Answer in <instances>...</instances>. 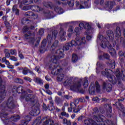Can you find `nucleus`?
Returning a JSON list of instances; mask_svg holds the SVG:
<instances>
[{
    "label": "nucleus",
    "mask_w": 125,
    "mask_h": 125,
    "mask_svg": "<svg viewBox=\"0 0 125 125\" xmlns=\"http://www.w3.org/2000/svg\"><path fill=\"white\" fill-rule=\"evenodd\" d=\"M85 43V38L83 37L82 38H76V41L72 40L70 43H66L63 47V49H58L53 52L55 54H58L57 56L53 55L52 56L49 62V68L51 70L52 75L56 76L57 80L58 82H62L64 78V75L61 73L62 68L61 66H59V63L58 61L59 59H62L64 58L65 55L63 52L64 50H69L71 46H76V45H82V44Z\"/></svg>",
    "instance_id": "f257e3e1"
},
{
    "label": "nucleus",
    "mask_w": 125,
    "mask_h": 125,
    "mask_svg": "<svg viewBox=\"0 0 125 125\" xmlns=\"http://www.w3.org/2000/svg\"><path fill=\"white\" fill-rule=\"evenodd\" d=\"M72 80H73L72 78H68V79L65 81V83L70 85V89L72 90V91H79L80 93H83L84 90L80 89L81 86H82L81 83L83 82L84 87H87L88 86V81L87 80V78H84L83 79H80L79 81L75 83L73 82Z\"/></svg>",
    "instance_id": "f03ea898"
},
{
    "label": "nucleus",
    "mask_w": 125,
    "mask_h": 125,
    "mask_svg": "<svg viewBox=\"0 0 125 125\" xmlns=\"http://www.w3.org/2000/svg\"><path fill=\"white\" fill-rule=\"evenodd\" d=\"M94 120H96V122L92 119H86L84 121V124L85 125H102L104 116L101 115H94Z\"/></svg>",
    "instance_id": "7ed1b4c3"
},
{
    "label": "nucleus",
    "mask_w": 125,
    "mask_h": 125,
    "mask_svg": "<svg viewBox=\"0 0 125 125\" xmlns=\"http://www.w3.org/2000/svg\"><path fill=\"white\" fill-rule=\"evenodd\" d=\"M28 34L24 35V38L26 39V40H30V43L32 44L33 46H38L39 43H40V42H41V37H38L36 38L34 37L35 34L32 35L31 31H28Z\"/></svg>",
    "instance_id": "20e7f679"
},
{
    "label": "nucleus",
    "mask_w": 125,
    "mask_h": 125,
    "mask_svg": "<svg viewBox=\"0 0 125 125\" xmlns=\"http://www.w3.org/2000/svg\"><path fill=\"white\" fill-rule=\"evenodd\" d=\"M6 95L5 91V82L2 81V79L0 77V101H2L4 99Z\"/></svg>",
    "instance_id": "39448f33"
},
{
    "label": "nucleus",
    "mask_w": 125,
    "mask_h": 125,
    "mask_svg": "<svg viewBox=\"0 0 125 125\" xmlns=\"http://www.w3.org/2000/svg\"><path fill=\"white\" fill-rule=\"evenodd\" d=\"M124 100L125 99L124 98L118 99V102H116V103L115 104V105L117 106V107L118 108V109H119L120 111H121V115H122L123 117H125V106H124V105H123V104H122V103L120 102H121V101H124Z\"/></svg>",
    "instance_id": "423d86ee"
},
{
    "label": "nucleus",
    "mask_w": 125,
    "mask_h": 125,
    "mask_svg": "<svg viewBox=\"0 0 125 125\" xmlns=\"http://www.w3.org/2000/svg\"><path fill=\"white\" fill-rule=\"evenodd\" d=\"M21 98L22 99H25V101H31V102L34 103L35 101V96L32 94H28L26 92H22V95Z\"/></svg>",
    "instance_id": "0eeeda50"
},
{
    "label": "nucleus",
    "mask_w": 125,
    "mask_h": 125,
    "mask_svg": "<svg viewBox=\"0 0 125 125\" xmlns=\"http://www.w3.org/2000/svg\"><path fill=\"white\" fill-rule=\"evenodd\" d=\"M6 106L4 107V110H7V108L9 109H13L15 104H14V100H13V98L12 97H10L7 102Z\"/></svg>",
    "instance_id": "6e6552de"
},
{
    "label": "nucleus",
    "mask_w": 125,
    "mask_h": 125,
    "mask_svg": "<svg viewBox=\"0 0 125 125\" xmlns=\"http://www.w3.org/2000/svg\"><path fill=\"white\" fill-rule=\"evenodd\" d=\"M102 88L103 90H106L107 92H110V91H112V84L107 82H104Z\"/></svg>",
    "instance_id": "1a4fd4ad"
},
{
    "label": "nucleus",
    "mask_w": 125,
    "mask_h": 125,
    "mask_svg": "<svg viewBox=\"0 0 125 125\" xmlns=\"http://www.w3.org/2000/svg\"><path fill=\"white\" fill-rule=\"evenodd\" d=\"M124 72L125 70L124 69L121 70L120 71L119 69H116L115 71V75L117 78V79H119L120 80H122V81H125V75H124Z\"/></svg>",
    "instance_id": "9d476101"
},
{
    "label": "nucleus",
    "mask_w": 125,
    "mask_h": 125,
    "mask_svg": "<svg viewBox=\"0 0 125 125\" xmlns=\"http://www.w3.org/2000/svg\"><path fill=\"white\" fill-rule=\"evenodd\" d=\"M70 106L73 108V111L74 113H78V112H80L81 109L83 108L82 105L77 106V104H76L75 103H71Z\"/></svg>",
    "instance_id": "9b49d317"
},
{
    "label": "nucleus",
    "mask_w": 125,
    "mask_h": 125,
    "mask_svg": "<svg viewBox=\"0 0 125 125\" xmlns=\"http://www.w3.org/2000/svg\"><path fill=\"white\" fill-rule=\"evenodd\" d=\"M46 39H44L42 42V47L40 49V52L43 53V52L46 51L48 49V47H46Z\"/></svg>",
    "instance_id": "f8f14e48"
},
{
    "label": "nucleus",
    "mask_w": 125,
    "mask_h": 125,
    "mask_svg": "<svg viewBox=\"0 0 125 125\" xmlns=\"http://www.w3.org/2000/svg\"><path fill=\"white\" fill-rule=\"evenodd\" d=\"M57 34H58V32H57V30H54L52 32V37L51 35L49 34L47 36V39L48 42H50V43L51 42L52 40H53V39H56V36H57Z\"/></svg>",
    "instance_id": "ddd939ff"
},
{
    "label": "nucleus",
    "mask_w": 125,
    "mask_h": 125,
    "mask_svg": "<svg viewBox=\"0 0 125 125\" xmlns=\"http://www.w3.org/2000/svg\"><path fill=\"white\" fill-rule=\"evenodd\" d=\"M20 119V116L19 115H16V116H12L10 119H2L4 121V123L7 125V122H9V121H13L14 122H16L18 121V120Z\"/></svg>",
    "instance_id": "4468645a"
},
{
    "label": "nucleus",
    "mask_w": 125,
    "mask_h": 125,
    "mask_svg": "<svg viewBox=\"0 0 125 125\" xmlns=\"http://www.w3.org/2000/svg\"><path fill=\"white\" fill-rule=\"evenodd\" d=\"M59 36L62 42L66 41V38H65V36H66V31H65V30H64V29H63L62 28H61L60 29Z\"/></svg>",
    "instance_id": "2eb2a0df"
},
{
    "label": "nucleus",
    "mask_w": 125,
    "mask_h": 125,
    "mask_svg": "<svg viewBox=\"0 0 125 125\" xmlns=\"http://www.w3.org/2000/svg\"><path fill=\"white\" fill-rule=\"evenodd\" d=\"M25 17H28V18H33V19H36L38 18V15L34 14L33 12H27L24 14Z\"/></svg>",
    "instance_id": "dca6fc26"
},
{
    "label": "nucleus",
    "mask_w": 125,
    "mask_h": 125,
    "mask_svg": "<svg viewBox=\"0 0 125 125\" xmlns=\"http://www.w3.org/2000/svg\"><path fill=\"white\" fill-rule=\"evenodd\" d=\"M101 45L103 48H105L106 46H110L111 44L109 42V41H107V39L104 38L102 41Z\"/></svg>",
    "instance_id": "f3484780"
},
{
    "label": "nucleus",
    "mask_w": 125,
    "mask_h": 125,
    "mask_svg": "<svg viewBox=\"0 0 125 125\" xmlns=\"http://www.w3.org/2000/svg\"><path fill=\"white\" fill-rule=\"evenodd\" d=\"M31 3H33V1L32 0H23L22 1H19V4H20V8H22V4H24V5H29V4H31Z\"/></svg>",
    "instance_id": "a211bd4d"
},
{
    "label": "nucleus",
    "mask_w": 125,
    "mask_h": 125,
    "mask_svg": "<svg viewBox=\"0 0 125 125\" xmlns=\"http://www.w3.org/2000/svg\"><path fill=\"white\" fill-rule=\"evenodd\" d=\"M107 79L109 82L113 83V84H116V83H117V79L114 76L109 74V76L107 77Z\"/></svg>",
    "instance_id": "6ab92c4d"
},
{
    "label": "nucleus",
    "mask_w": 125,
    "mask_h": 125,
    "mask_svg": "<svg viewBox=\"0 0 125 125\" xmlns=\"http://www.w3.org/2000/svg\"><path fill=\"white\" fill-rule=\"evenodd\" d=\"M89 93L93 95L95 93V86L93 83H91L89 88Z\"/></svg>",
    "instance_id": "aec40b11"
},
{
    "label": "nucleus",
    "mask_w": 125,
    "mask_h": 125,
    "mask_svg": "<svg viewBox=\"0 0 125 125\" xmlns=\"http://www.w3.org/2000/svg\"><path fill=\"white\" fill-rule=\"evenodd\" d=\"M110 71H111V70L105 69L104 70L102 71V75L104 77H106V78H108L110 75Z\"/></svg>",
    "instance_id": "412c9836"
},
{
    "label": "nucleus",
    "mask_w": 125,
    "mask_h": 125,
    "mask_svg": "<svg viewBox=\"0 0 125 125\" xmlns=\"http://www.w3.org/2000/svg\"><path fill=\"white\" fill-rule=\"evenodd\" d=\"M21 23L22 24H24L25 25H27V24H30V23H33V21H31V20L28 19L26 18H24L21 20Z\"/></svg>",
    "instance_id": "4be33fe9"
},
{
    "label": "nucleus",
    "mask_w": 125,
    "mask_h": 125,
    "mask_svg": "<svg viewBox=\"0 0 125 125\" xmlns=\"http://www.w3.org/2000/svg\"><path fill=\"white\" fill-rule=\"evenodd\" d=\"M40 113H41V111L39 108H37L36 110H32L30 114L31 116H38V115H40Z\"/></svg>",
    "instance_id": "5701e85b"
},
{
    "label": "nucleus",
    "mask_w": 125,
    "mask_h": 125,
    "mask_svg": "<svg viewBox=\"0 0 125 125\" xmlns=\"http://www.w3.org/2000/svg\"><path fill=\"white\" fill-rule=\"evenodd\" d=\"M58 45V41H55L53 45L51 46V48L52 49V51H54V50Z\"/></svg>",
    "instance_id": "b1692460"
},
{
    "label": "nucleus",
    "mask_w": 125,
    "mask_h": 125,
    "mask_svg": "<svg viewBox=\"0 0 125 125\" xmlns=\"http://www.w3.org/2000/svg\"><path fill=\"white\" fill-rule=\"evenodd\" d=\"M34 82L36 83H39V84H43V82L42 80V79L40 78L36 77L34 79Z\"/></svg>",
    "instance_id": "393cba45"
},
{
    "label": "nucleus",
    "mask_w": 125,
    "mask_h": 125,
    "mask_svg": "<svg viewBox=\"0 0 125 125\" xmlns=\"http://www.w3.org/2000/svg\"><path fill=\"white\" fill-rule=\"evenodd\" d=\"M104 107V109L109 111V113H112V106L110 104H105Z\"/></svg>",
    "instance_id": "a878e982"
},
{
    "label": "nucleus",
    "mask_w": 125,
    "mask_h": 125,
    "mask_svg": "<svg viewBox=\"0 0 125 125\" xmlns=\"http://www.w3.org/2000/svg\"><path fill=\"white\" fill-rule=\"evenodd\" d=\"M55 10L59 13V14H61L64 12V11L63 10V9H62L61 7H55Z\"/></svg>",
    "instance_id": "bb28decb"
},
{
    "label": "nucleus",
    "mask_w": 125,
    "mask_h": 125,
    "mask_svg": "<svg viewBox=\"0 0 125 125\" xmlns=\"http://www.w3.org/2000/svg\"><path fill=\"white\" fill-rule=\"evenodd\" d=\"M109 66L111 69H115V67H116V62H115V61H110L109 62Z\"/></svg>",
    "instance_id": "cd10ccee"
},
{
    "label": "nucleus",
    "mask_w": 125,
    "mask_h": 125,
    "mask_svg": "<svg viewBox=\"0 0 125 125\" xmlns=\"http://www.w3.org/2000/svg\"><path fill=\"white\" fill-rule=\"evenodd\" d=\"M116 37H117L118 38H120L121 36V28H120V27H117L116 30Z\"/></svg>",
    "instance_id": "c85d7f7f"
},
{
    "label": "nucleus",
    "mask_w": 125,
    "mask_h": 125,
    "mask_svg": "<svg viewBox=\"0 0 125 125\" xmlns=\"http://www.w3.org/2000/svg\"><path fill=\"white\" fill-rule=\"evenodd\" d=\"M72 61L73 63H76V62L78 61V55L75 54L72 55Z\"/></svg>",
    "instance_id": "c756f323"
},
{
    "label": "nucleus",
    "mask_w": 125,
    "mask_h": 125,
    "mask_svg": "<svg viewBox=\"0 0 125 125\" xmlns=\"http://www.w3.org/2000/svg\"><path fill=\"white\" fill-rule=\"evenodd\" d=\"M30 24H31L29 27L30 30H35V28L37 27V23L32 21V23H30Z\"/></svg>",
    "instance_id": "7c9ffc66"
},
{
    "label": "nucleus",
    "mask_w": 125,
    "mask_h": 125,
    "mask_svg": "<svg viewBox=\"0 0 125 125\" xmlns=\"http://www.w3.org/2000/svg\"><path fill=\"white\" fill-rule=\"evenodd\" d=\"M50 104H51V106H48L49 108V110L50 111H53L55 109V107H54V106L53 105V101L51 100L50 101Z\"/></svg>",
    "instance_id": "2f4dec72"
},
{
    "label": "nucleus",
    "mask_w": 125,
    "mask_h": 125,
    "mask_svg": "<svg viewBox=\"0 0 125 125\" xmlns=\"http://www.w3.org/2000/svg\"><path fill=\"white\" fill-rule=\"evenodd\" d=\"M44 125H54L53 121L52 120H46L44 123Z\"/></svg>",
    "instance_id": "473e14b6"
},
{
    "label": "nucleus",
    "mask_w": 125,
    "mask_h": 125,
    "mask_svg": "<svg viewBox=\"0 0 125 125\" xmlns=\"http://www.w3.org/2000/svg\"><path fill=\"white\" fill-rule=\"evenodd\" d=\"M43 5L46 7H50V8H52V5L51 2H44L43 3Z\"/></svg>",
    "instance_id": "72a5a7b5"
},
{
    "label": "nucleus",
    "mask_w": 125,
    "mask_h": 125,
    "mask_svg": "<svg viewBox=\"0 0 125 125\" xmlns=\"http://www.w3.org/2000/svg\"><path fill=\"white\" fill-rule=\"evenodd\" d=\"M55 102L57 105H59L61 102H62V100L61 99L59 98L58 97H55Z\"/></svg>",
    "instance_id": "f704fd0d"
},
{
    "label": "nucleus",
    "mask_w": 125,
    "mask_h": 125,
    "mask_svg": "<svg viewBox=\"0 0 125 125\" xmlns=\"http://www.w3.org/2000/svg\"><path fill=\"white\" fill-rule=\"evenodd\" d=\"M95 85L96 91L97 92H99L100 91V85L99 84V83H98V82L96 81L95 82Z\"/></svg>",
    "instance_id": "c9c22d12"
},
{
    "label": "nucleus",
    "mask_w": 125,
    "mask_h": 125,
    "mask_svg": "<svg viewBox=\"0 0 125 125\" xmlns=\"http://www.w3.org/2000/svg\"><path fill=\"white\" fill-rule=\"evenodd\" d=\"M62 122L64 125H71V121H68L67 119H65V118L63 119L62 120Z\"/></svg>",
    "instance_id": "e433bc0d"
},
{
    "label": "nucleus",
    "mask_w": 125,
    "mask_h": 125,
    "mask_svg": "<svg viewBox=\"0 0 125 125\" xmlns=\"http://www.w3.org/2000/svg\"><path fill=\"white\" fill-rule=\"evenodd\" d=\"M4 51L5 53V57H6V58H9V57H10V53H9V51H8V49H6L4 50Z\"/></svg>",
    "instance_id": "4c0bfd02"
},
{
    "label": "nucleus",
    "mask_w": 125,
    "mask_h": 125,
    "mask_svg": "<svg viewBox=\"0 0 125 125\" xmlns=\"http://www.w3.org/2000/svg\"><path fill=\"white\" fill-rule=\"evenodd\" d=\"M30 29V27H28L27 26H25L23 27L22 29V31L24 33H28Z\"/></svg>",
    "instance_id": "58836bf2"
},
{
    "label": "nucleus",
    "mask_w": 125,
    "mask_h": 125,
    "mask_svg": "<svg viewBox=\"0 0 125 125\" xmlns=\"http://www.w3.org/2000/svg\"><path fill=\"white\" fill-rule=\"evenodd\" d=\"M106 34L107 35V36L109 37V38H111V37H113V36H114V33H113V31H112V30H108L106 32Z\"/></svg>",
    "instance_id": "ea45409f"
},
{
    "label": "nucleus",
    "mask_w": 125,
    "mask_h": 125,
    "mask_svg": "<svg viewBox=\"0 0 125 125\" xmlns=\"http://www.w3.org/2000/svg\"><path fill=\"white\" fill-rule=\"evenodd\" d=\"M10 54L12 55H16L17 54V51L16 49H11L10 50Z\"/></svg>",
    "instance_id": "a19ab883"
},
{
    "label": "nucleus",
    "mask_w": 125,
    "mask_h": 125,
    "mask_svg": "<svg viewBox=\"0 0 125 125\" xmlns=\"http://www.w3.org/2000/svg\"><path fill=\"white\" fill-rule=\"evenodd\" d=\"M106 5H108V6H110L111 7H112V6L115 4V2L114 1H107V3H106Z\"/></svg>",
    "instance_id": "79ce46f5"
},
{
    "label": "nucleus",
    "mask_w": 125,
    "mask_h": 125,
    "mask_svg": "<svg viewBox=\"0 0 125 125\" xmlns=\"http://www.w3.org/2000/svg\"><path fill=\"white\" fill-rule=\"evenodd\" d=\"M76 6H77V7H79V8H80V9H82V8H83V6L80 4V2L79 1H76Z\"/></svg>",
    "instance_id": "37998d69"
},
{
    "label": "nucleus",
    "mask_w": 125,
    "mask_h": 125,
    "mask_svg": "<svg viewBox=\"0 0 125 125\" xmlns=\"http://www.w3.org/2000/svg\"><path fill=\"white\" fill-rule=\"evenodd\" d=\"M84 29H87V30H89L90 29V25H89V23L87 22H84Z\"/></svg>",
    "instance_id": "c03bdc74"
},
{
    "label": "nucleus",
    "mask_w": 125,
    "mask_h": 125,
    "mask_svg": "<svg viewBox=\"0 0 125 125\" xmlns=\"http://www.w3.org/2000/svg\"><path fill=\"white\" fill-rule=\"evenodd\" d=\"M22 74L23 75H27L28 74V68L27 67H24L22 69Z\"/></svg>",
    "instance_id": "a18cd8bd"
},
{
    "label": "nucleus",
    "mask_w": 125,
    "mask_h": 125,
    "mask_svg": "<svg viewBox=\"0 0 125 125\" xmlns=\"http://www.w3.org/2000/svg\"><path fill=\"white\" fill-rule=\"evenodd\" d=\"M23 87H22V86H19L17 89V91L19 93H20V91L22 92L23 91Z\"/></svg>",
    "instance_id": "49530a36"
},
{
    "label": "nucleus",
    "mask_w": 125,
    "mask_h": 125,
    "mask_svg": "<svg viewBox=\"0 0 125 125\" xmlns=\"http://www.w3.org/2000/svg\"><path fill=\"white\" fill-rule=\"evenodd\" d=\"M61 116H64L66 118H69V114L66 113V112H62L61 113Z\"/></svg>",
    "instance_id": "de8ad7c7"
},
{
    "label": "nucleus",
    "mask_w": 125,
    "mask_h": 125,
    "mask_svg": "<svg viewBox=\"0 0 125 125\" xmlns=\"http://www.w3.org/2000/svg\"><path fill=\"white\" fill-rule=\"evenodd\" d=\"M39 35H40V36H42V35H43V34L44 33V29L43 28H41L39 30Z\"/></svg>",
    "instance_id": "09e8293b"
},
{
    "label": "nucleus",
    "mask_w": 125,
    "mask_h": 125,
    "mask_svg": "<svg viewBox=\"0 0 125 125\" xmlns=\"http://www.w3.org/2000/svg\"><path fill=\"white\" fill-rule=\"evenodd\" d=\"M35 8L36 9V11H37L38 12H40V11H42V8L38 6H36L35 7Z\"/></svg>",
    "instance_id": "8fccbe9b"
},
{
    "label": "nucleus",
    "mask_w": 125,
    "mask_h": 125,
    "mask_svg": "<svg viewBox=\"0 0 125 125\" xmlns=\"http://www.w3.org/2000/svg\"><path fill=\"white\" fill-rule=\"evenodd\" d=\"M10 60H12V61L16 62L18 60L17 59V58H16L13 56H11L10 57Z\"/></svg>",
    "instance_id": "3c124183"
},
{
    "label": "nucleus",
    "mask_w": 125,
    "mask_h": 125,
    "mask_svg": "<svg viewBox=\"0 0 125 125\" xmlns=\"http://www.w3.org/2000/svg\"><path fill=\"white\" fill-rule=\"evenodd\" d=\"M17 83H24V81L22 79H20L19 78H17L16 80Z\"/></svg>",
    "instance_id": "603ef678"
},
{
    "label": "nucleus",
    "mask_w": 125,
    "mask_h": 125,
    "mask_svg": "<svg viewBox=\"0 0 125 125\" xmlns=\"http://www.w3.org/2000/svg\"><path fill=\"white\" fill-rule=\"evenodd\" d=\"M68 5L71 7L74 6V0L69 1Z\"/></svg>",
    "instance_id": "864d4df0"
},
{
    "label": "nucleus",
    "mask_w": 125,
    "mask_h": 125,
    "mask_svg": "<svg viewBox=\"0 0 125 125\" xmlns=\"http://www.w3.org/2000/svg\"><path fill=\"white\" fill-rule=\"evenodd\" d=\"M23 79L24 80H25V81H27L29 83H31V82H32V79H31V78H30L29 77H24Z\"/></svg>",
    "instance_id": "5fc2aeb1"
},
{
    "label": "nucleus",
    "mask_w": 125,
    "mask_h": 125,
    "mask_svg": "<svg viewBox=\"0 0 125 125\" xmlns=\"http://www.w3.org/2000/svg\"><path fill=\"white\" fill-rule=\"evenodd\" d=\"M83 6H85V7H88V4L87 3V1H85L82 4Z\"/></svg>",
    "instance_id": "6e6d98bb"
},
{
    "label": "nucleus",
    "mask_w": 125,
    "mask_h": 125,
    "mask_svg": "<svg viewBox=\"0 0 125 125\" xmlns=\"http://www.w3.org/2000/svg\"><path fill=\"white\" fill-rule=\"evenodd\" d=\"M104 57L105 58V59H110V55L108 54H104Z\"/></svg>",
    "instance_id": "4d7b16f0"
},
{
    "label": "nucleus",
    "mask_w": 125,
    "mask_h": 125,
    "mask_svg": "<svg viewBox=\"0 0 125 125\" xmlns=\"http://www.w3.org/2000/svg\"><path fill=\"white\" fill-rule=\"evenodd\" d=\"M79 27L80 28V29H83V28H84V22L83 23L81 22L79 24Z\"/></svg>",
    "instance_id": "13d9d810"
},
{
    "label": "nucleus",
    "mask_w": 125,
    "mask_h": 125,
    "mask_svg": "<svg viewBox=\"0 0 125 125\" xmlns=\"http://www.w3.org/2000/svg\"><path fill=\"white\" fill-rule=\"evenodd\" d=\"M73 31L74 27L72 26H70L68 29V32H69V33H72Z\"/></svg>",
    "instance_id": "bf43d9fd"
},
{
    "label": "nucleus",
    "mask_w": 125,
    "mask_h": 125,
    "mask_svg": "<svg viewBox=\"0 0 125 125\" xmlns=\"http://www.w3.org/2000/svg\"><path fill=\"white\" fill-rule=\"evenodd\" d=\"M35 71H37L38 73H41V67L39 66H36L35 68Z\"/></svg>",
    "instance_id": "052dcab7"
},
{
    "label": "nucleus",
    "mask_w": 125,
    "mask_h": 125,
    "mask_svg": "<svg viewBox=\"0 0 125 125\" xmlns=\"http://www.w3.org/2000/svg\"><path fill=\"white\" fill-rule=\"evenodd\" d=\"M93 101H94L95 102H99V99L98 98V97H95L94 98L92 99Z\"/></svg>",
    "instance_id": "680f3d73"
},
{
    "label": "nucleus",
    "mask_w": 125,
    "mask_h": 125,
    "mask_svg": "<svg viewBox=\"0 0 125 125\" xmlns=\"http://www.w3.org/2000/svg\"><path fill=\"white\" fill-rule=\"evenodd\" d=\"M5 25L7 28H9L10 27V24L7 21H5Z\"/></svg>",
    "instance_id": "e2e57ef3"
},
{
    "label": "nucleus",
    "mask_w": 125,
    "mask_h": 125,
    "mask_svg": "<svg viewBox=\"0 0 125 125\" xmlns=\"http://www.w3.org/2000/svg\"><path fill=\"white\" fill-rule=\"evenodd\" d=\"M18 9H17V5H15L13 6V8H12V10L13 11H15L16 10H17Z\"/></svg>",
    "instance_id": "0e129e2a"
},
{
    "label": "nucleus",
    "mask_w": 125,
    "mask_h": 125,
    "mask_svg": "<svg viewBox=\"0 0 125 125\" xmlns=\"http://www.w3.org/2000/svg\"><path fill=\"white\" fill-rule=\"evenodd\" d=\"M93 114H97V113H98V109H97V107H95L93 109Z\"/></svg>",
    "instance_id": "69168bd1"
},
{
    "label": "nucleus",
    "mask_w": 125,
    "mask_h": 125,
    "mask_svg": "<svg viewBox=\"0 0 125 125\" xmlns=\"http://www.w3.org/2000/svg\"><path fill=\"white\" fill-rule=\"evenodd\" d=\"M7 67L8 68V69H14V66L10 64L7 65Z\"/></svg>",
    "instance_id": "338daca9"
},
{
    "label": "nucleus",
    "mask_w": 125,
    "mask_h": 125,
    "mask_svg": "<svg viewBox=\"0 0 125 125\" xmlns=\"http://www.w3.org/2000/svg\"><path fill=\"white\" fill-rule=\"evenodd\" d=\"M14 11L16 15H19V10L18 9Z\"/></svg>",
    "instance_id": "774afa93"
}]
</instances>
